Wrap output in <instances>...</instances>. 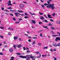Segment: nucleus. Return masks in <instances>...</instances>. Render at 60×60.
<instances>
[{"mask_svg":"<svg viewBox=\"0 0 60 60\" xmlns=\"http://www.w3.org/2000/svg\"><path fill=\"white\" fill-rule=\"evenodd\" d=\"M29 56V55H27L26 56H19V57H21V58H26L27 59H26V60H30V57H28Z\"/></svg>","mask_w":60,"mask_h":60,"instance_id":"2","label":"nucleus"},{"mask_svg":"<svg viewBox=\"0 0 60 60\" xmlns=\"http://www.w3.org/2000/svg\"><path fill=\"white\" fill-rule=\"evenodd\" d=\"M0 38H3L4 37V36L2 35H0Z\"/></svg>","mask_w":60,"mask_h":60,"instance_id":"25","label":"nucleus"},{"mask_svg":"<svg viewBox=\"0 0 60 60\" xmlns=\"http://www.w3.org/2000/svg\"><path fill=\"white\" fill-rule=\"evenodd\" d=\"M24 35H25L26 36H27L28 35L27 34H24Z\"/></svg>","mask_w":60,"mask_h":60,"instance_id":"45","label":"nucleus"},{"mask_svg":"<svg viewBox=\"0 0 60 60\" xmlns=\"http://www.w3.org/2000/svg\"><path fill=\"white\" fill-rule=\"evenodd\" d=\"M40 36H41H41H42V34L41 33L40 34Z\"/></svg>","mask_w":60,"mask_h":60,"instance_id":"38","label":"nucleus"},{"mask_svg":"<svg viewBox=\"0 0 60 60\" xmlns=\"http://www.w3.org/2000/svg\"><path fill=\"white\" fill-rule=\"evenodd\" d=\"M28 41L29 42H31V39H30L28 40Z\"/></svg>","mask_w":60,"mask_h":60,"instance_id":"57","label":"nucleus"},{"mask_svg":"<svg viewBox=\"0 0 60 60\" xmlns=\"http://www.w3.org/2000/svg\"><path fill=\"white\" fill-rule=\"evenodd\" d=\"M7 46H8L7 45H6L4 46V47H5V48H6L7 47Z\"/></svg>","mask_w":60,"mask_h":60,"instance_id":"44","label":"nucleus"},{"mask_svg":"<svg viewBox=\"0 0 60 60\" xmlns=\"http://www.w3.org/2000/svg\"><path fill=\"white\" fill-rule=\"evenodd\" d=\"M19 15H21V16H25V15L24 14H19V13H18Z\"/></svg>","mask_w":60,"mask_h":60,"instance_id":"20","label":"nucleus"},{"mask_svg":"<svg viewBox=\"0 0 60 60\" xmlns=\"http://www.w3.org/2000/svg\"><path fill=\"white\" fill-rule=\"evenodd\" d=\"M36 53H37V54H38L39 53V52H36Z\"/></svg>","mask_w":60,"mask_h":60,"instance_id":"40","label":"nucleus"},{"mask_svg":"<svg viewBox=\"0 0 60 60\" xmlns=\"http://www.w3.org/2000/svg\"><path fill=\"white\" fill-rule=\"evenodd\" d=\"M25 15H26V16H27V15H28V14H27V13H25Z\"/></svg>","mask_w":60,"mask_h":60,"instance_id":"46","label":"nucleus"},{"mask_svg":"<svg viewBox=\"0 0 60 60\" xmlns=\"http://www.w3.org/2000/svg\"><path fill=\"white\" fill-rule=\"evenodd\" d=\"M24 18L25 19H28V18H29V17L27 16H25Z\"/></svg>","mask_w":60,"mask_h":60,"instance_id":"28","label":"nucleus"},{"mask_svg":"<svg viewBox=\"0 0 60 60\" xmlns=\"http://www.w3.org/2000/svg\"><path fill=\"white\" fill-rule=\"evenodd\" d=\"M48 25L49 26H52V24L51 23H49L48 24Z\"/></svg>","mask_w":60,"mask_h":60,"instance_id":"30","label":"nucleus"},{"mask_svg":"<svg viewBox=\"0 0 60 60\" xmlns=\"http://www.w3.org/2000/svg\"><path fill=\"white\" fill-rule=\"evenodd\" d=\"M28 38H30V39H32V37L29 36H28Z\"/></svg>","mask_w":60,"mask_h":60,"instance_id":"31","label":"nucleus"},{"mask_svg":"<svg viewBox=\"0 0 60 60\" xmlns=\"http://www.w3.org/2000/svg\"><path fill=\"white\" fill-rule=\"evenodd\" d=\"M20 6L21 8H24V6L22 4H21L20 5Z\"/></svg>","mask_w":60,"mask_h":60,"instance_id":"7","label":"nucleus"},{"mask_svg":"<svg viewBox=\"0 0 60 60\" xmlns=\"http://www.w3.org/2000/svg\"><path fill=\"white\" fill-rule=\"evenodd\" d=\"M38 45H39V46H41V43H39L38 44Z\"/></svg>","mask_w":60,"mask_h":60,"instance_id":"32","label":"nucleus"},{"mask_svg":"<svg viewBox=\"0 0 60 60\" xmlns=\"http://www.w3.org/2000/svg\"><path fill=\"white\" fill-rule=\"evenodd\" d=\"M21 46H22L21 45H17V47L18 48H20L21 47Z\"/></svg>","mask_w":60,"mask_h":60,"instance_id":"9","label":"nucleus"},{"mask_svg":"<svg viewBox=\"0 0 60 60\" xmlns=\"http://www.w3.org/2000/svg\"><path fill=\"white\" fill-rule=\"evenodd\" d=\"M57 34H59V36L60 37V33H59V32H57Z\"/></svg>","mask_w":60,"mask_h":60,"instance_id":"52","label":"nucleus"},{"mask_svg":"<svg viewBox=\"0 0 60 60\" xmlns=\"http://www.w3.org/2000/svg\"><path fill=\"white\" fill-rule=\"evenodd\" d=\"M1 9H2V10H4V8H2Z\"/></svg>","mask_w":60,"mask_h":60,"instance_id":"49","label":"nucleus"},{"mask_svg":"<svg viewBox=\"0 0 60 60\" xmlns=\"http://www.w3.org/2000/svg\"><path fill=\"white\" fill-rule=\"evenodd\" d=\"M57 46H60V43H58L57 44Z\"/></svg>","mask_w":60,"mask_h":60,"instance_id":"33","label":"nucleus"},{"mask_svg":"<svg viewBox=\"0 0 60 60\" xmlns=\"http://www.w3.org/2000/svg\"><path fill=\"white\" fill-rule=\"evenodd\" d=\"M10 11H13V12H15V11H16L15 10H10Z\"/></svg>","mask_w":60,"mask_h":60,"instance_id":"21","label":"nucleus"},{"mask_svg":"<svg viewBox=\"0 0 60 60\" xmlns=\"http://www.w3.org/2000/svg\"><path fill=\"white\" fill-rule=\"evenodd\" d=\"M20 13H22V12H23V11H20Z\"/></svg>","mask_w":60,"mask_h":60,"instance_id":"60","label":"nucleus"},{"mask_svg":"<svg viewBox=\"0 0 60 60\" xmlns=\"http://www.w3.org/2000/svg\"><path fill=\"white\" fill-rule=\"evenodd\" d=\"M47 2L48 4H50V3L49 1H47Z\"/></svg>","mask_w":60,"mask_h":60,"instance_id":"55","label":"nucleus"},{"mask_svg":"<svg viewBox=\"0 0 60 60\" xmlns=\"http://www.w3.org/2000/svg\"><path fill=\"white\" fill-rule=\"evenodd\" d=\"M8 5H12V4H8Z\"/></svg>","mask_w":60,"mask_h":60,"instance_id":"42","label":"nucleus"},{"mask_svg":"<svg viewBox=\"0 0 60 60\" xmlns=\"http://www.w3.org/2000/svg\"><path fill=\"white\" fill-rule=\"evenodd\" d=\"M19 40L20 41H21V38H19Z\"/></svg>","mask_w":60,"mask_h":60,"instance_id":"53","label":"nucleus"},{"mask_svg":"<svg viewBox=\"0 0 60 60\" xmlns=\"http://www.w3.org/2000/svg\"><path fill=\"white\" fill-rule=\"evenodd\" d=\"M17 46V45H14L13 47L14 48V49H16V47Z\"/></svg>","mask_w":60,"mask_h":60,"instance_id":"18","label":"nucleus"},{"mask_svg":"<svg viewBox=\"0 0 60 60\" xmlns=\"http://www.w3.org/2000/svg\"><path fill=\"white\" fill-rule=\"evenodd\" d=\"M52 45L53 47H57V45L55 43H53Z\"/></svg>","mask_w":60,"mask_h":60,"instance_id":"4","label":"nucleus"},{"mask_svg":"<svg viewBox=\"0 0 60 60\" xmlns=\"http://www.w3.org/2000/svg\"><path fill=\"white\" fill-rule=\"evenodd\" d=\"M9 4H11V1H9Z\"/></svg>","mask_w":60,"mask_h":60,"instance_id":"59","label":"nucleus"},{"mask_svg":"<svg viewBox=\"0 0 60 60\" xmlns=\"http://www.w3.org/2000/svg\"><path fill=\"white\" fill-rule=\"evenodd\" d=\"M48 48V47L47 46L46 47H44V49H47Z\"/></svg>","mask_w":60,"mask_h":60,"instance_id":"24","label":"nucleus"},{"mask_svg":"<svg viewBox=\"0 0 60 60\" xmlns=\"http://www.w3.org/2000/svg\"><path fill=\"white\" fill-rule=\"evenodd\" d=\"M19 23V22H15V24H17V23Z\"/></svg>","mask_w":60,"mask_h":60,"instance_id":"47","label":"nucleus"},{"mask_svg":"<svg viewBox=\"0 0 60 60\" xmlns=\"http://www.w3.org/2000/svg\"><path fill=\"white\" fill-rule=\"evenodd\" d=\"M48 1L49 2H51V1H52V0H49Z\"/></svg>","mask_w":60,"mask_h":60,"instance_id":"61","label":"nucleus"},{"mask_svg":"<svg viewBox=\"0 0 60 60\" xmlns=\"http://www.w3.org/2000/svg\"><path fill=\"white\" fill-rule=\"evenodd\" d=\"M19 20H20V21H21V20H22V19H20V18L19 19Z\"/></svg>","mask_w":60,"mask_h":60,"instance_id":"56","label":"nucleus"},{"mask_svg":"<svg viewBox=\"0 0 60 60\" xmlns=\"http://www.w3.org/2000/svg\"><path fill=\"white\" fill-rule=\"evenodd\" d=\"M33 44V45H34V44H35V41H34L32 43Z\"/></svg>","mask_w":60,"mask_h":60,"instance_id":"23","label":"nucleus"},{"mask_svg":"<svg viewBox=\"0 0 60 60\" xmlns=\"http://www.w3.org/2000/svg\"><path fill=\"white\" fill-rule=\"evenodd\" d=\"M59 23V24L60 25V21L58 22V23Z\"/></svg>","mask_w":60,"mask_h":60,"instance_id":"64","label":"nucleus"},{"mask_svg":"<svg viewBox=\"0 0 60 60\" xmlns=\"http://www.w3.org/2000/svg\"><path fill=\"white\" fill-rule=\"evenodd\" d=\"M56 14L55 13H54L53 14H52V15L54 16H55V15Z\"/></svg>","mask_w":60,"mask_h":60,"instance_id":"35","label":"nucleus"},{"mask_svg":"<svg viewBox=\"0 0 60 60\" xmlns=\"http://www.w3.org/2000/svg\"><path fill=\"white\" fill-rule=\"evenodd\" d=\"M10 15H11V16H13V15L12 14L10 13Z\"/></svg>","mask_w":60,"mask_h":60,"instance_id":"51","label":"nucleus"},{"mask_svg":"<svg viewBox=\"0 0 60 60\" xmlns=\"http://www.w3.org/2000/svg\"><path fill=\"white\" fill-rule=\"evenodd\" d=\"M56 40H60V38L58 37H57L56 38Z\"/></svg>","mask_w":60,"mask_h":60,"instance_id":"14","label":"nucleus"},{"mask_svg":"<svg viewBox=\"0 0 60 60\" xmlns=\"http://www.w3.org/2000/svg\"><path fill=\"white\" fill-rule=\"evenodd\" d=\"M48 5V6H46L47 8H51L52 10H54V9H55V7H54V4H44V5Z\"/></svg>","mask_w":60,"mask_h":60,"instance_id":"1","label":"nucleus"},{"mask_svg":"<svg viewBox=\"0 0 60 60\" xmlns=\"http://www.w3.org/2000/svg\"><path fill=\"white\" fill-rule=\"evenodd\" d=\"M40 55H39V56L40 57H41V54H40V53H39Z\"/></svg>","mask_w":60,"mask_h":60,"instance_id":"58","label":"nucleus"},{"mask_svg":"<svg viewBox=\"0 0 60 60\" xmlns=\"http://www.w3.org/2000/svg\"><path fill=\"white\" fill-rule=\"evenodd\" d=\"M31 24H35L36 22L34 20H31Z\"/></svg>","mask_w":60,"mask_h":60,"instance_id":"3","label":"nucleus"},{"mask_svg":"<svg viewBox=\"0 0 60 60\" xmlns=\"http://www.w3.org/2000/svg\"><path fill=\"white\" fill-rule=\"evenodd\" d=\"M14 57H11V59H10V60H14Z\"/></svg>","mask_w":60,"mask_h":60,"instance_id":"16","label":"nucleus"},{"mask_svg":"<svg viewBox=\"0 0 60 60\" xmlns=\"http://www.w3.org/2000/svg\"><path fill=\"white\" fill-rule=\"evenodd\" d=\"M10 52H11H11H13V49H12L11 48L10 49Z\"/></svg>","mask_w":60,"mask_h":60,"instance_id":"8","label":"nucleus"},{"mask_svg":"<svg viewBox=\"0 0 60 60\" xmlns=\"http://www.w3.org/2000/svg\"><path fill=\"white\" fill-rule=\"evenodd\" d=\"M23 49L24 50H26V48H25V47H23Z\"/></svg>","mask_w":60,"mask_h":60,"instance_id":"34","label":"nucleus"},{"mask_svg":"<svg viewBox=\"0 0 60 60\" xmlns=\"http://www.w3.org/2000/svg\"><path fill=\"white\" fill-rule=\"evenodd\" d=\"M52 36L53 37H56V36H58V35H52Z\"/></svg>","mask_w":60,"mask_h":60,"instance_id":"12","label":"nucleus"},{"mask_svg":"<svg viewBox=\"0 0 60 60\" xmlns=\"http://www.w3.org/2000/svg\"><path fill=\"white\" fill-rule=\"evenodd\" d=\"M39 25H41V24H42V23L41 22H39Z\"/></svg>","mask_w":60,"mask_h":60,"instance_id":"41","label":"nucleus"},{"mask_svg":"<svg viewBox=\"0 0 60 60\" xmlns=\"http://www.w3.org/2000/svg\"><path fill=\"white\" fill-rule=\"evenodd\" d=\"M44 19V18L43 16H41V18H40V19Z\"/></svg>","mask_w":60,"mask_h":60,"instance_id":"17","label":"nucleus"},{"mask_svg":"<svg viewBox=\"0 0 60 60\" xmlns=\"http://www.w3.org/2000/svg\"><path fill=\"white\" fill-rule=\"evenodd\" d=\"M8 34L9 35H11V33L10 32H8Z\"/></svg>","mask_w":60,"mask_h":60,"instance_id":"43","label":"nucleus"},{"mask_svg":"<svg viewBox=\"0 0 60 60\" xmlns=\"http://www.w3.org/2000/svg\"><path fill=\"white\" fill-rule=\"evenodd\" d=\"M16 54H17V55H18V56H19L21 55V53H17Z\"/></svg>","mask_w":60,"mask_h":60,"instance_id":"19","label":"nucleus"},{"mask_svg":"<svg viewBox=\"0 0 60 60\" xmlns=\"http://www.w3.org/2000/svg\"><path fill=\"white\" fill-rule=\"evenodd\" d=\"M57 60L56 58H55L54 59V60Z\"/></svg>","mask_w":60,"mask_h":60,"instance_id":"63","label":"nucleus"},{"mask_svg":"<svg viewBox=\"0 0 60 60\" xmlns=\"http://www.w3.org/2000/svg\"><path fill=\"white\" fill-rule=\"evenodd\" d=\"M13 20H14V21H15V20H16V19H15V17L13 18Z\"/></svg>","mask_w":60,"mask_h":60,"instance_id":"27","label":"nucleus"},{"mask_svg":"<svg viewBox=\"0 0 60 60\" xmlns=\"http://www.w3.org/2000/svg\"><path fill=\"white\" fill-rule=\"evenodd\" d=\"M39 14H40V15H43V13H41L40 12H39Z\"/></svg>","mask_w":60,"mask_h":60,"instance_id":"26","label":"nucleus"},{"mask_svg":"<svg viewBox=\"0 0 60 60\" xmlns=\"http://www.w3.org/2000/svg\"><path fill=\"white\" fill-rule=\"evenodd\" d=\"M37 37H34L33 38V39H37Z\"/></svg>","mask_w":60,"mask_h":60,"instance_id":"36","label":"nucleus"},{"mask_svg":"<svg viewBox=\"0 0 60 60\" xmlns=\"http://www.w3.org/2000/svg\"><path fill=\"white\" fill-rule=\"evenodd\" d=\"M51 29H52V30H54L55 29V28L54 27H51Z\"/></svg>","mask_w":60,"mask_h":60,"instance_id":"22","label":"nucleus"},{"mask_svg":"<svg viewBox=\"0 0 60 60\" xmlns=\"http://www.w3.org/2000/svg\"><path fill=\"white\" fill-rule=\"evenodd\" d=\"M7 8L9 9V10H12V8L11 7H10L9 8Z\"/></svg>","mask_w":60,"mask_h":60,"instance_id":"11","label":"nucleus"},{"mask_svg":"<svg viewBox=\"0 0 60 60\" xmlns=\"http://www.w3.org/2000/svg\"><path fill=\"white\" fill-rule=\"evenodd\" d=\"M15 15H16V17H18L19 16V15H17V14H19V13L18 12H16L15 13Z\"/></svg>","mask_w":60,"mask_h":60,"instance_id":"5","label":"nucleus"},{"mask_svg":"<svg viewBox=\"0 0 60 60\" xmlns=\"http://www.w3.org/2000/svg\"><path fill=\"white\" fill-rule=\"evenodd\" d=\"M8 30H12V31L13 30V29H12L10 27L8 28Z\"/></svg>","mask_w":60,"mask_h":60,"instance_id":"6","label":"nucleus"},{"mask_svg":"<svg viewBox=\"0 0 60 60\" xmlns=\"http://www.w3.org/2000/svg\"><path fill=\"white\" fill-rule=\"evenodd\" d=\"M47 55H42V56L43 57H45V56H46Z\"/></svg>","mask_w":60,"mask_h":60,"instance_id":"29","label":"nucleus"},{"mask_svg":"<svg viewBox=\"0 0 60 60\" xmlns=\"http://www.w3.org/2000/svg\"><path fill=\"white\" fill-rule=\"evenodd\" d=\"M43 27H44V28H47V29H49V28H47V26H43Z\"/></svg>","mask_w":60,"mask_h":60,"instance_id":"15","label":"nucleus"},{"mask_svg":"<svg viewBox=\"0 0 60 60\" xmlns=\"http://www.w3.org/2000/svg\"><path fill=\"white\" fill-rule=\"evenodd\" d=\"M14 38L15 40H17V39H18V38L16 37H14Z\"/></svg>","mask_w":60,"mask_h":60,"instance_id":"13","label":"nucleus"},{"mask_svg":"<svg viewBox=\"0 0 60 60\" xmlns=\"http://www.w3.org/2000/svg\"><path fill=\"white\" fill-rule=\"evenodd\" d=\"M0 55H3V54L2 52L0 53Z\"/></svg>","mask_w":60,"mask_h":60,"instance_id":"39","label":"nucleus"},{"mask_svg":"<svg viewBox=\"0 0 60 60\" xmlns=\"http://www.w3.org/2000/svg\"><path fill=\"white\" fill-rule=\"evenodd\" d=\"M50 21H52V22H53L54 21H53V20L52 19H51L50 20Z\"/></svg>","mask_w":60,"mask_h":60,"instance_id":"54","label":"nucleus"},{"mask_svg":"<svg viewBox=\"0 0 60 60\" xmlns=\"http://www.w3.org/2000/svg\"><path fill=\"white\" fill-rule=\"evenodd\" d=\"M45 22H48V21L47 20H46L45 19Z\"/></svg>","mask_w":60,"mask_h":60,"instance_id":"50","label":"nucleus"},{"mask_svg":"<svg viewBox=\"0 0 60 60\" xmlns=\"http://www.w3.org/2000/svg\"><path fill=\"white\" fill-rule=\"evenodd\" d=\"M48 17L49 18H52V17H51V15H50L49 14L48 15Z\"/></svg>","mask_w":60,"mask_h":60,"instance_id":"10","label":"nucleus"},{"mask_svg":"<svg viewBox=\"0 0 60 60\" xmlns=\"http://www.w3.org/2000/svg\"><path fill=\"white\" fill-rule=\"evenodd\" d=\"M49 46L50 47H52V46L51 45H49Z\"/></svg>","mask_w":60,"mask_h":60,"instance_id":"62","label":"nucleus"},{"mask_svg":"<svg viewBox=\"0 0 60 60\" xmlns=\"http://www.w3.org/2000/svg\"><path fill=\"white\" fill-rule=\"evenodd\" d=\"M0 28H1V29H4V27H0Z\"/></svg>","mask_w":60,"mask_h":60,"instance_id":"37","label":"nucleus"},{"mask_svg":"<svg viewBox=\"0 0 60 60\" xmlns=\"http://www.w3.org/2000/svg\"><path fill=\"white\" fill-rule=\"evenodd\" d=\"M4 11H6V12H9V11H7L6 10H4Z\"/></svg>","mask_w":60,"mask_h":60,"instance_id":"48","label":"nucleus"}]
</instances>
